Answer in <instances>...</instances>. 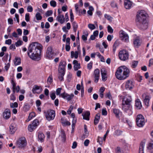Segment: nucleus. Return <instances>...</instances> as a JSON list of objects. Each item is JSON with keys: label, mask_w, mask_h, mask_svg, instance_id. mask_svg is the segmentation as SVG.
Listing matches in <instances>:
<instances>
[{"label": "nucleus", "mask_w": 153, "mask_h": 153, "mask_svg": "<svg viewBox=\"0 0 153 153\" xmlns=\"http://www.w3.org/2000/svg\"><path fill=\"white\" fill-rule=\"evenodd\" d=\"M42 47L41 45L37 42L30 44L27 50V54L28 56L32 59H36L41 55Z\"/></svg>", "instance_id": "obj_1"}, {"label": "nucleus", "mask_w": 153, "mask_h": 153, "mask_svg": "<svg viewBox=\"0 0 153 153\" xmlns=\"http://www.w3.org/2000/svg\"><path fill=\"white\" fill-rule=\"evenodd\" d=\"M147 16V14L143 10L137 12L136 19V25L140 29L145 30L147 28L148 24L146 20Z\"/></svg>", "instance_id": "obj_2"}, {"label": "nucleus", "mask_w": 153, "mask_h": 153, "mask_svg": "<svg viewBox=\"0 0 153 153\" xmlns=\"http://www.w3.org/2000/svg\"><path fill=\"white\" fill-rule=\"evenodd\" d=\"M129 73L128 68L125 66H122L117 69L115 73V76L119 79H124L129 76Z\"/></svg>", "instance_id": "obj_3"}, {"label": "nucleus", "mask_w": 153, "mask_h": 153, "mask_svg": "<svg viewBox=\"0 0 153 153\" xmlns=\"http://www.w3.org/2000/svg\"><path fill=\"white\" fill-rule=\"evenodd\" d=\"M119 57L121 60L123 61H126L128 58V53L127 51L125 50H122L119 53Z\"/></svg>", "instance_id": "obj_4"}, {"label": "nucleus", "mask_w": 153, "mask_h": 153, "mask_svg": "<svg viewBox=\"0 0 153 153\" xmlns=\"http://www.w3.org/2000/svg\"><path fill=\"white\" fill-rule=\"evenodd\" d=\"M136 121L137 125L139 127H142L144 125V118L141 114H139L137 116Z\"/></svg>", "instance_id": "obj_5"}, {"label": "nucleus", "mask_w": 153, "mask_h": 153, "mask_svg": "<svg viewBox=\"0 0 153 153\" xmlns=\"http://www.w3.org/2000/svg\"><path fill=\"white\" fill-rule=\"evenodd\" d=\"M45 117L48 121L53 120L55 116V112L53 110L48 111L45 115Z\"/></svg>", "instance_id": "obj_6"}, {"label": "nucleus", "mask_w": 153, "mask_h": 153, "mask_svg": "<svg viewBox=\"0 0 153 153\" xmlns=\"http://www.w3.org/2000/svg\"><path fill=\"white\" fill-rule=\"evenodd\" d=\"M26 145V142L25 137L20 138L17 143V146L20 148H22L25 147Z\"/></svg>", "instance_id": "obj_7"}, {"label": "nucleus", "mask_w": 153, "mask_h": 153, "mask_svg": "<svg viewBox=\"0 0 153 153\" xmlns=\"http://www.w3.org/2000/svg\"><path fill=\"white\" fill-rule=\"evenodd\" d=\"M120 37L122 40L125 42H127L128 41V36L127 34L123 30H121L119 32Z\"/></svg>", "instance_id": "obj_8"}, {"label": "nucleus", "mask_w": 153, "mask_h": 153, "mask_svg": "<svg viewBox=\"0 0 153 153\" xmlns=\"http://www.w3.org/2000/svg\"><path fill=\"white\" fill-rule=\"evenodd\" d=\"M53 54L52 52V47L51 46L48 47L46 53V56L47 58L48 59H53Z\"/></svg>", "instance_id": "obj_9"}, {"label": "nucleus", "mask_w": 153, "mask_h": 153, "mask_svg": "<svg viewBox=\"0 0 153 153\" xmlns=\"http://www.w3.org/2000/svg\"><path fill=\"white\" fill-rule=\"evenodd\" d=\"M60 96L64 99H66L68 101H69L72 99L74 96V95L73 94L69 95L64 92L61 94Z\"/></svg>", "instance_id": "obj_10"}, {"label": "nucleus", "mask_w": 153, "mask_h": 153, "mask_svg": "<svg viewBox=\"0 0 153 153\" xmlns=\"http://www.w3.org/2000/svg\"><path fill=\"white\" fill-rule=\"evenodd\" d=\"M100 72L98 69H96L94 71L93 75L95 78L94 81L95 83H97L98 81L100 76Z\"/></svg>", "instance_id": "obj_11"}, {"label": "nucleus", "mask_w": 153, "mask_h": 153, "mask_svg": "<svg viewBox=\"0 0 153 153\" xmlns=\"http://www.w3.org/2000/svg\"><path fill=\"white\" fill-rule=\"evenodd\" d=\"M3 117L6 119H8L10 117L11 114L10 110L8 108L6 109L3 113Z\"/></svg>", "instance_id": "obj_12"}, {"label": "nucleus", "mask_w": 153, "mask_h": 153, "mask_svg": "<svg viewBox=\"0 0 153 153\" xmlns=\"http://www.w3.org/2000/svg\"><path fill=\"white\" fill-rule=\"evenodd\" d=\"M126 88L127 89L131 90L134 87L133 82L131 81H127L126 84Z\"/></svg>", "instance_id": "obj_13"}, {"label": "nucleus", "mask_w": 153, "mask_h": 153, "mask_svg": "<svg viewBox=\"0 0 153 153\" xmlns=\"http://www.w3.org/2000/svg\"><path fill=\"white\" fill-rule=\"evenodd\" d=\"M66 62L64 61H61L59 63V70L65 71V69L66 65Z\"/></svg>", "instance_id": "obj_14"}, {"label": "nucleus", "mask_w": 153, "mask_h": 153, "mask_svg": "<svg viewBox=\"0 0 153 153\" xmlns=\"http://www.w3.org/2000/svg\"><path fill=\"white\" fill-rule=\"evenodd\" d=\"M133 44L135 47L138 48L140 45L141 44V41L139 38H137L134 40Z\"/></svg>", "instance_id": "obj_15"}, {"label": "nucleus", "mask_w": 153, "mask_h": 153, "mask_svg": "<svg viewBox=\"0 0 153 153\" xmlns=\"http://www.w3.org/2000/svg\"><path fill=\"white\" fill-rule=\"evenodd\" d=\"M39 90H40V92L42 91V88L41 86H38L37 85H35L33 88L32 91L33 94H35L37 93V91Z\"/></svg>", "instance_id": "obj_16"}, {"label": "nucleus", "mask_w": 153, "mask_h": 153, "mask_svg": "<svg viewBox=\"0 0 153 153\" xmlns=\"http://www.w3.org/2000/svg\"><path fill=\"white\" fill-rule=\"evenodd\" d=\"M90 115V112L88 111H87L85 112H84L82 114L83 119L87 120H89V117Z\"/></svg>", "instance_id": "obj_17"}, {"label": "nucleus", "mask_w": 153, "mask_h": 153, "mask_svg": "<svg viewBox=\"0 0 153 153\" xmlns=\"http://www.w3.org/2000/svg\"><path fill=\"white\" fill-rule=\"evenodd\" d=\"M124 4L126 9H129L131 6L132 3L130 0H125Z\"/></svg>", "instance_id": "obj_18"}, {"label": "nucleus", "mask_w": 153, "mask_h": 153, "mask_svg": "<svg viewBox=\"0 0 153 153\" xmlns=\"http://www.w3.org/2000/svg\"><path fill=\"white\" fill-rule=\"evenodd\" d=\"M73 64H74V68L75 71L78 70L80 68V64L78 63V61L75 60L73 62Z\"/></svg>", "instance_id": "obj_19"}, {"label": "nucleus", "mask_w": 153, "mask_h": 153, "mask_svg": "<svg viewBox=\"0 0 153 153\" xmlns=\"http://www.w3.org/2000/svg\"><path fill=\"white\" fill-rule=\"evenodd\" d=\"M56 20L61 24L65 22V18L63 15H58L56 18Z\"/></svg>", "instance_id": "obj_20"}, {"label": "nucleus", "mask_w": 153, "mask_h": 153, "mask_svg": "<svg viewBox=\"0 0 153 153\" xmlns=\"http://www.w3.org/2000/svg\"><path fill=\"white\" fill-rule=\"evenodd\" d=\"M132 100L130 96H128L126 98H123L122 100V102L124 103L129 104L130 105V103Z\"/></svg>", "instance_id": "obj_21"}, {"label": "nucleus", "mask_w": 153, "mask_h": 153, "mask_svg": "<svg viewBox=\"0 0 153 153\" xmlns=\"http://www.w3.org/2000/svg\"><path fill=\"white\" fill-rule=\"evenodd\" d=\"M130 105L122 102V110L124 111H126L128 110L130 107Z\"/></svg>", "instance_id": "obj_22"}, {"label": "nucleus", "mask_w": 153, "mask_h": 153, "mask_svg": "<svg viewBox=\"0 0 153 153\" xmlns=\"http://www.w3.org/2000/svg\"><path fill=\"white\" fill-rule=\"evenodd\" d=\"M65 74V71L59 70L58 78L61 81L63 80V76Z\"/></svg>", "instance_id": "obj_23"}, {"label": "nucleus", "mask_w": 153, "mask_h": 153, "mask_svg": "<svg viewBox=\"0 0 153 153\" xmlns=\"http://www.w3.org/2000/svg\"><path fill=\"white\" fill-rule=\"evenodd\" d=\"M9 128L10 132L11 134H14L16 129V128L14 124H11Z\"/></svg>", "instance_id": "obj_24"}, {"label": "nucleus", "mask_w": 153, "mask_h": 153, "mask_svg": "<svg viewBox=\"0 0 153 153\" xmlns=\"http://www.w3.org/2000/svg\"><path fill=\"white\" fill-rule=\"evenodd\" d=\"M38 138L39 140L41 142H43L44 141V139L45 136L44 134L41 132H39L38 134Z\"/></svg>", "instance_id": "obj_25"}, {"label": "nucleus", "mask_w": 153, "mask_h": 153, "mask_svg": "<svg viewBox=\"0 0 153 153\" xmlns=\"http://www.w3.org/2000/svg\"><path fill=\"white\" fill-rule=\"evenodd\" d=\"M135 106L138 109H140L141 108L142 105L139 99H137L135 101Z\"/></svg>", "instance_id": "obj_26"}, {"label": "nucleus", "mask_w": 153, "mask_h": 153, "mask_svg": "<svg viewBox=\"0 0 153 153\" xmlns=\"http://www.w3.org/2000/svg\"><path fill=\"white\" fill-rule=\"evenodd\" d=\"M113 112L116 117L117 118H119V115L122 113L119 110L117 109H114Z\"/></svg>", "instance_id": "obj_27"}, {"label": "nucleus", "mask_w": 153, "mask_h": 153, "mask_svg": "<svg viewBox=\"0 0 153 153\" xmlns=\"http://www.w3.org/2000/svg\"><path fill=\"white\" fill-rule=\"evenodd\" d=\"M150 98L148 96H146L144 99V102L145 105L147 106L149 105V102L150 101Z\"/></svg>", "instance_id": "obj_28"}, {"label": "nucleus", "mask_w": 153, "mask_h": 153, "mask_svg": "<svg viewBox=\"0 0 153 153\" xmlns=\"http://www.w3.org/2000/svg\"><path fill=\"white\" fill-rule=\"evenodd\" d=\"M100 116L99 114H97L96 115L94 121V123L95 125L97 124L98 123L100 120Z\"/></svg>", "instance_id": "obj_29"}, {"label": "nucleus", "mask_w": 153, "mask_h": 153, "mask_svg": "<svg viewBox=\"0 0 153 153\" xmlns=\"http://www.w3.org/2000/svg\"><path fill=\"white\" fill-rule=\"evenodd\" d=\"M78 53L77 51H75V53L73 51H72L71 52V58L74 57L75 59H76L78 57Z\"/></svg>", "instance_id": "obj_30"}, {"label": "nucleus", "mask_w": 153, "mask_h": 153, "mask_svg": "<svg viewBox=\"0 0 153 153\" xmlns=\"http://www.w3.org/2000/svg\"><path fill=\"white\" fill-rule=\"evenodd\" d=\"M145 145V143L144 142H142L140 144L139 148V153H143V148Z\"/></svg>", "instance_id": "obj_31"}, {"label": "nucleus", "mask_w": 153, "mask_h": 153, "mask_svg": "<svg viewBox=\"0 0 153 153\" xmlns=\"http://www.w3.org/2000/svg\"><path fill=\"white\" fill-rule=\"evenodd\" d=\"M35 116V114L34 112L30 113L29 115L28 118L26 120L27 122L30 121L33 117Z\"/></svg>", "instance_id": "obj_32"}, {"label": "nucleus", "mask_w": 153, "mask_h": 153, "mask_svg": "<svg viewBox=\"0 0 153 153\" xmlns=\"http://www.w3.org/2000/svg\"><path fill=\"white\" fill-rule=\"evenodd\" d=\"M31 124L32 126H33L34 128H36L39 124V121L38 120L36 119L33 121Z\"/></svg>", "instance_id": "obj_33"}, {"label": "nucleus", "mask_w": 153, "mask_h": 153, "mask_svg": "<svg viewBox=\"0 0 153 153\" xmlns=\"http://www.w3.org/2000/svg\"><path fill=\"white\" fill-rule=\"evenodd\" d=\"M21 62V59L20 58L16 57L14 61V65H17L20 64Z\"/></svg>", "instance_id": "obj_34"}, {"label": "nucleus", "mask_w": 153, "mask_h": 153, "mask_svg": "<svg viewBox=\"0 0 153 153\" xmlns=\"http://www.w3.org/2000/svg\"><path fill=\"white\" fill-rule=\"evenodd\" d=\"M72 25L73 27L74 31V32H76L78 27L77 24L75 22H74L72 24Z\"/></svg>", "instance_id": "obj_35"}, {"label": "nucleus", "mask_w": 153, "mask_h": 153, "mask_svg": "<svg viewBox=\"0 0 153 153\" xmlns=\"http://www.w3.org/2000/svg\"><path fill=\"white\" fill-rule=\"evenodd\" d=\"M35 17L37 20H41L42 19V17L40 13L37 12L36 14Z\"/></svg>", "instance_id": "obj_36"}, {"label": "nucleus", "mask_w": 153, "mask_h": 153, "mask_svg": "<svg viewBox=\"0 0 153 153\" xmlns=\"http://www.w3.org/2000/svg\"><path fill=\"white\" fill-rule=\"evenodd\" d=\"M138 61H133L132 62V64L131 65V67L133 68H135L138 64Z\"/></svg>", "instance_id": "obj_37"}, {"label": "nucleus", "mask_w": 153, "mask_h": 153, "mask_svg": "<svg viewBox=\"0 0 153 153\" xmlns=\"http://www.w3.org/2000/svg\"><path fill=\"white\" fill-rule=\"evenodd\" d=\"M89 8L90 10L87 11V13L90 16H91L93 14L92 11L94 10V9L91 6H89Z\"/></svg>", "instance_id": "obj_38"}, {"label": "nucleus", "mask_w": 153, "mask_h": 153, "mask_svg": "<svg viewBox=\"0 0 153 153\" xmlns=\"http://www.w3.org/2000/svg\"><path fill=\"white\" fill-rule=\"evenodd\" d=\"M116 153H123V152L122 149L119 147H117L115 149Z\"/></svg>", "instance_id": "obj_39"}, {"label": "nucleus", "mask_w": 153, "mask_h": 153, "mask_svg": "<svg viewBox=\"0 0 153 153\" xmlns=\"http://www.w3.org/2000/svg\"><path fill=\"white\" fill-rule=\"evenodd\" d=\"M10 106L11 108H17L18 106V104L17 102H15L13 103H11L10 104Z\"/></svg>", "instance_id": "obj_40"}, {"label": "nucleus", "mask_w": 153, "mask_h": 153, "mask_svg": "<svg viewBox=\"0 0 153 153\" xmlns=\"http://www.w3.org/2000/svg\"><path fill=\"white\" fill-rule=\"evenodd\" d=\"M20 89V87L19 86H16L14 88H13V91L14 94L16 91L17 92H19Z\"/></svg>", "instance_id": "obj_41"}, {"label": "nucleus", "mask_w": 153, "mask_h": 153, "mask_svg": "<svg viewBox=\"0 0 153 153\" xmlns=\"http://www.w3.org/2000/svg\"><path fill=\"white\" fill-rule=\"evenodd\" d=\"M28 130L30 132L32 131L36 128H34L33 126H32V124H30L28 125Z\"/></svg>", "instance_id": "obj_42"}, {"label": "nucleus", "mask_w": 153, "mask_h": 153, "mask_svg": "<svg viewBox=\"0 0 153 153\" xmlns=\"http://www.w3.org/2000/svg\"><path fill=\"white\" fill-rule=\"evenodd\" d=\"M53 13V11L52 10H50L47 11L45 13V15L46 17H48L51 16Z\"/></svg>", "instance_id": "obj_43"}, {"label": "nucleus", "mask_w": 153, "mask_h": 153, "mask_svg": "<svg viewBox=\"0 0 153 153\" xmlns=\"http://www.w3.org/2000/svg\"><path fill=\"white\" fill-rule=\"evenodd\" d=\"M62 89L61 88H58L56 89V95H59V96L60 97H61V96H60V95L61 94L60 93Z\"/></svg>", "instance_id": "obj_44"}, {"label": "nucleus", "mask_w": 153, "mask_h": 153, "mask_svg": "<svg viewBox=\"0 0 153 153\" xmlns=\"http://www.w3.org/2000/svg\"><path fill=\"white\" fill-rule=\"evenodd\" d=\"M153 143H149L147 147V148L148 149H151L153 148V140L152 141Z\"/></svg>", "instance_id": "obj_45"}, {"label": "nucleus", "mask_w": 153, "mask_h": 153, "mask_svg": "<svg viewBox=\"0 0 153 153\" xmlns=\"http://www.w3.org/2000/svg\"><path fill=\"white\" fill-rule=\"evenodd\" d=\"M53 81L52 77L49 76L47 79V83L48 84H50Z\"/></svg>", "instance_id": "obj_46"}, {"label": "nucleus", "mask_w": 153, "mask_h": 153, "mask_svg": "<svg viewBox=\"0 0 153 153\" xmlns=\"http://www.w3.org/2000/svg\"><path fill=\"white\" fill-rule=\"evenodd\" d=\"M50 4L51 6L55 7L56 6V2L54 0H52L50 2Z\"/></svg>", "instance_id": "obj_47"}, {"label": "nucleus", "mask_w": 153, "mask_h": 153, "mask_svg": "<svg viewBox=\"0 0 153 153\" xmlns=\"http://www.w3.org/2000/svg\"><path fill=\"white\" fill-rule=\"evenodd\" d=\"M88 26L89 28L91 30L94 29L95 28L94 25L91 24H89L88 25Z\"/></svg>", "instance_id": "obj_48"}, {"label": "nucleus", "mask_w": 153, "mask_h": 153, "mask_svg": "<svg viewBox=\"0 0 153 153\" xmlns=\"http://www.w3.org/2000/svg\"><path fill=\"white\" fill-rule=\"evenodd\" d=\"M111 7L113 8H117V4L114 2H112L111 3Z\"/></svg>", "instance_id": "obj_49"}, {"label": "nucleus", "mask_w": 153, "mask_h": 153, "mask_svg": "<svg viewBox=\"0 0 153 153\" xmlns=\"http://www.w3.org/2000/svg\"><path fill=\"white\" fill-rule=\"evenodd\" d=\"M9 56L8 53H6L4 56L2 58V60L3 61H7Z\"/></svg>", "instance_id": "obj_50"}, {"label": "nucleus", "mask_w": 153, "mask_h": 153, "mask_svg": "<svg viewBox=\"0 0 153 153\" xmlns=\"http://www.w3.org/2000/svg\"><path fill=\"white\" fill-rule=\"evenodd\" d=\"M23 42L21 40L18 41L15 43V45L16 47H18L21 45Z\"/></svg>", "instance_id": "obj_51"}, {"label": "nucleus", "mask_w": 153, "mask_h": 153, "mask_svg": "<svg viewBox=\"0 0 153 153\" xmlns=\"http://www.w3.org/2000/svg\"><path fill=\"white\" fill-rule=\"evenodd\" d=\"M108 31L109 33H112L113 32V30L112 28L110 26L108 25L107 27Z\"/></svg>", "instance_id": "obj_52"}, {"label": "nucleus", "mask_w": 153, "mask_h": 153, "mask_svg": "<svg viewBox=\"0 0 153 153\" xmlns=\"http://www.w3.org/2000/svg\"><path fill=\"white\" fill-rule=\"evenodd\" d=\"M61 136L62 138V140L64 141L65 140L66 136L65 133L64 131H62V132Z\"/></svg>", "instance_id": "obj_53"}, {"label": "nucleus", "mask_w": 153, "mask_h": 153, "mask_svg": "<svg viewBox=\"0 0 153 153\" xmlns=\"http://www.w3.org/2000/svg\"><path fill=\"white\" fill-rule=\"evenodd\" d=\"M76 122V120L74 119H73L72 124V131L74 129L75 126Z\"/></svg>", "instance_id": "obj_54"}, {"label": "nucleus", "mask_w": 153, "mask_h": 153, "mask_svg": "<svg viewBox=\"0 0 153 153\" xmlns=\"http://www.w3.org/2000/svg\"><path fill=\"white\" fill-rule=\"evenodd\" d=\"M88 34L87 32V33L85 35H82V39L84 41H86L87 40V37L88 36Z\"/></svg>", "instance_id": "obj_55"}, {"label": "nucleus", "mask_w": 153, "mask_h": 153, "mask_svg": "<svg viewBox=\"0 0 153 153\" xmlns=\"http://www.w3.org/2000/svg\"><path fill=\"white\" fill-rule=\"evenodd\" d=\"M137 79L138 82H140L142 80V76L139 74H138L137 76Z\"/></svg>", "instance_id": "obj_56"}, {"label": "nucleus", "mask_w": 153, "mask_h": 153, "mask_svg": "<svg viewBox=\"0 0 153 153\" xmlns=\"http://www.w3.org/2000/svg\"><path fill=\"white\" fill-rule=\"evenodd\" d=\"M56 95L55 93L52 92L50 94V97L52 100H54L56 98Z\"/></svg>", "instance_id": "obj_57"}, {"label": "nucleus", "mask_w": 153, "mask_h": 153, "mask_svg": "<svg viewBox=\"0 0 153 153\" xmlns=\"http://www.w3.org/2000/svg\"><path fill=\"white\" fill-rule=\"evenodd\" d=\"M23 108L25 111L28 110L29 109V106L28 104H25Z\"/></svg>", "instance_id": "obj_58"}, {"label": "nucleus", "mask_w": 153, "mask_h": 153, "mask_svg": "<svg viewBox=\"0 0 153 153\" xmlns=\"http://www.w3.org/2000/svg\"><path fill=\"white\" fill-rule=\"evenodd\" d=\"M25 20L27 22H29L30 21L29 14L27 13L25 14Z\"/></svg>", "instance_id": "obj_59"}, {"label": "nucleus", "mask_w": 153, "mask_h": 153, "mask_svg": "<svg viewBox=\"0 0 153 153\" xmlns=\"http://www.w3.org/2000/svg\"><path fill=\"white\" fill-rule=\"evenodd\" d=\"M122 131L120 130H117L115 132V134L117 136H119L121 134Z\"/></svg>", "instance_id": "obj_60"}, {"label": "nucleus", "mask_w": 153, "mask_h": 153, "mask_svg": "<svg viewBox=\"0 0 153 153\" xmlns=\"http://www.w3.org/2000/svg\"><path fill=\"white\" fill-rule=\"evenodd\" d=\"M27 10L28 12H32L33 11V8L31 6L29 5L27 7Z\"/></svg>", "instance_id": "obj_61"}, {"label": "nucleus", "mask_w": 153, "mask_h": 153, "mask_svg": "<svg viewBox=\"0 0 153 153\" xmlns=\"http://www.w3.org/2000/svg\"><path fill=\"white\" fill-rule=\"evenodd\" d=\"M107 114V111L106 110V109L103 108L102 110V115L106 116Z\"/></svg>", "instance_id": "obj_62"}, {"label": "nucleus", "mask_w": 153, "mask_h": 153, "mask_svg": "<svg viewBox=\"0 0 153 153\" xmlns=\"http://www.w3.org/2000/svg\"><path fill=\"white\" fill-rule=\"evenodd\" d=\"M102 75V80L103 81H105L107 79V77L106 76V75L105 74V75H104L103 74H102V75Z\"/></svg>", "instance_id": "obj_63"}, {"label": "nucleus", "mask_w": 153, "mask_h": 153, "mask_svg": "<svg viewBox=\"0 0 153 153\" xmlns=\"http://www.w3.org/2000/svg\"><path fill=\"white\" fill-rule=\"evenodd\" d=\"M113 37V35H109L107 36V39L108 41L110 42L111 40Z\"/></svg>", "instance_id": "obj_64"}]
</instances>
